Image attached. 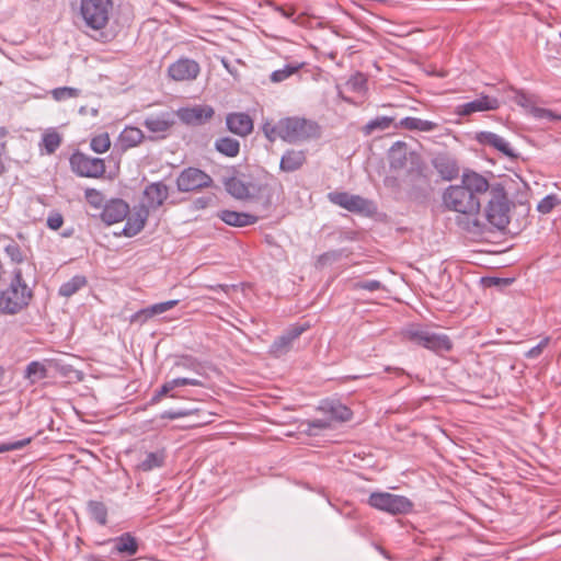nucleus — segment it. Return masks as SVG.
I'll return each instance as SVG.
<instances>
[{"instance_id": "obj_1", "label": "nucleus", "mask_w": 561, "mask_h": 561, "mask_svg": "<svg viewBox=\"0 0 561 561\" xmlns=\"http://www.w3.org/2000/svg\"><path fill=\"white\" fill-rule=\"evenodd\" d=\"M443 203L448 210L457 213L455 221L459 229L473 237L485 234L486 224L480 213V198L463 187L450 185L443 194Z\"/></svg>"}, {"instance_id": "obj_2", "label": "nucleus", "mask_w": 561, "mask_h": 561, "mask_svg": "<svg viewBox=\"0 0 561 561\" xmlns=\"http://www.w3.org/2000/svg\"><path fill=\"white\" fill-rule=\"evenodd\" d=\"M262 131L271 142L280 139L287 144L297 145L320 138L321 126L316 121L304 116H287L275 124L264 122Z\"/></svg>"}, {"instance_id": "obj_3", "label": "nucleus", "mask_w": 561, "mask_h": 561, "mask_svg": "<svg viewBox=\"0 0 561 561\" xmlns=\"http://www.w3.org/2000/svg\"><path fill=\"white\" fill-rule=\"evenodd\" d=\"M32 297L33 291L23 279L22 271L15 270L7 288L0 291V312L16 314L30 305Z\"/></svg>"}, {"instance_id": "obj_4", "label": "nucleus", "mask_w": 561, "mask_h": 561, "mask_svg": "<svg viewBox=\"0 0 561 561\" xmlns=\"http://www.w3.org/2000/svg\"><path fill=\"white\" fill-rule=\"evenodd\" d=\"M481 216L486 224L485 233L492 232L493 229L503 230L510 224V201L501 184L491 187L490 199Z\"/></svg>"}, {"instance_id": "obj_5", "label": "nucleus", "mask_w": 561, "mask_h": 561, "mask_svg": "<svg viewBox=\"0 0 561 561\" xmlns=\"http://www.w3.org/2000/svg\"><path fill=\"white\" fill-rule=\"evenodd\" d=\"M403 339L442 355L450 352L453 342L446 334L432 332L420 325H410L402 331Z\"/></svg>"}, {"instance_id": "obj_6", "label": "nucleus", "mask_w": 561, "mask_h": 561, "mask_svg": "<svg viewBox=\"0 0 561 561\" xmlns=\"http://www.w3.org/2000/svg\"><path fill=\"white\" fill-rule=\"evenodd\" d=\"M112 10V0H80L79 14L84 25L93 31L106 27Z\"/></svg>"}, {"instance_id": "obj_7", "label": "nucleus", "mask_w": 561, "mask_h": 561, "mask_svg": "<svg viewBox=\"0 0 561 561\" xmlns=\"http://www.w3.org/2000/svg\"><path fill=\"white\" fill-rule=\"evenodd\" d=\"M367 503L373 508L391 515L408 514L413 510V503L407 496L382 491L370 493Z\"/></svg>"}, {"instance_id": "obj_8", "label": "nucleus", "mask_w": 561, "mask_h": 561, "mask_svg": "<svg viewBox=\"0 0 561 561\" xmlns=\"http://www.w3.org/2000/svg\"><path fill=\"white\" fill-rule=\"evenodd\" d=\"M71 170L81 178L99 179L105 173V162L101 158L90 157L79 150L69 159Z\"/></svg>"}, {"instance_id": "obj_9", "label": "nucleus", "mask_w": 561, "mask_h": 561, "mask_svg": "<svg viewBox=\"0 0 561 561\" xmlns=\"http://www.w3.org/2000/svg\"><path fill=\"white\" fill-rule=\"evenodd\" d=\"M213 183L209 174L193 167L185 168L176 178V188L183 193L210 187Z\"/></svg>"}, {"instance_id": "obj_10", "label": "nucleus", "mask_w": 561, "mask_h": 561, "mask_svg": "<svg viewBox=\"0 0 561 561\" xmlns=\"http://www.w3.org/2000/svg\"><path fill=\"white\" fill-rule=\"evenodd\" d=\"M201 67L197 61L190 58H180L168 68V76L174 81H192L199 75Z\"/></svg>"}, {"instance_id": "obj_11", "label": "nucleus", "mask_w": 561, "mask_h": 561, "mask_svg": "<svg viewBox=\"0 0 561 561\" xmlns=\"http://www.w3.org/2000/svg\"><path fill=\"white\" fill-rule=\"evenodd\" d=\"M215 114L210 105H195L192 107H182L176 112L180 121L186 125L199 126L208 122Z\"/></svg>"}, {"instance_id": "obj_12", "label": "nucleus", "mask_w": 561, "mask_h": 561, "mask_svg": "<svg viewBox=\"0 0 561 561\" xmlns=\"http://www.w3.org/2000/svg\"><path fill=\"white\" fill-rule=\"evenodd\" d=\"M169 196V188L162 182H154L144 190V202L139 206L148 207V211L156 210L163 205Z\"/></svg>"}, {"instance_id": "obj_13", "label": "nucleus", "mask_w": 561, "mask_h": 561, "mask_svg": "<svg viewBox=\"0 0 561 561\" xmlns=\"http://www.w3.org/2000/svg\"><path fill=\"white\" fill-rule=\"evenodd\" d=\"M460 187H463L468 193H472L476 198L480 195L490 193L491 187L489 181L480 173L472 170H465L461 175Z\"/></svg>"}, {"instance_id": "obj_14", "label": "nucleus", "mask_w": 561, "mask_h": 561, "mask_svg": "<svg viewBox=\"0 0 561 561\" xmlns=\"http://www.w3.org/2000/svg\"><path fill=\"white\" fill-rule=\"evenodd\" d=\"M129 214V205L121 198H113L102 208L101 219L106 225L123 221Z\"/></svg>"}, {"instance_id": "obj_15", "label": "nucleus", "mask_w": 561, "mask_h": 561, "mask_svg": "<svg viewBox=\"0 0 561 561\" xmlns=\"http://www.w3.org/2000/svg\"><path fill=\"white\" fill-rule=\"evenodd\" d=\"M331 203L348 210V211H364L367 209L368 201L358 196L352 195L346 192H331L328 194Z\"/></svg>"}, {"instance_id": "obj_16", "label": "nucleus", "mask_w": 561, "mask_h": 561, "mask_svg": "<svg viewBox=\"0 0 561 561\" xmlns=\"http://www.w3.org/2000/svg\"><path fill=\"white\" fill-rule=\"evenodd\" d=\"M104 545L111 546V553H117L125 558L135 556L139 549L137 539L129 533L112 538L105 541Z\"/></svg>"}, {"instance_id": "obj_17", "label": "nucleus", "mask_w": 561, "mask_h": 561, "mask_svg": "<svg viewBox=\"0 0 561 561\" xmlns=\"http://www.w3.org/2000/svg\"><path fill=\"white\" fill-rule=\"evenodd\" d=\"M474 139L482 146H489L508 158H517L511 145L501 136L492 131H479Z\"/></svg>"}, {"instance_id": "obj_18", "label": "nucleus", "mask_w": 561, "mask_h": 561, "mask_svg": "<svg viewBox=\"0 0 561 561\" xmlns=\"http://www.w3.org/2000/svg\"><path fill=\"white\" fill-rule=\"evenodd\" d=\"M149 214L148 207L135 206L134 211L125 218L126 224L123 228V234L128 238L138 234L145 228Z\"/></svg>"}, {"instance_id": "obj_19", "label": "nucleus", "mask_w": 561, "mask_h": 561, "mask_svg": "<svg viewBox=\"0 0 561 561\" xmlns=\"http://www.w3.org/2000/svg\"><path fill=\"white\" fill-rule=\"evenodd\" d=\"M226 126L230 133L240 137H247L253 130V121L247 113H229L226 116Z\"/></svg>"}, {"instance_id": "obj_20", "label": "nucleus", "mask_w": 561, "mask_h": 561, "mask_svg": "<svg viewBox=\"0 0 561 561\" xmlns=\"http://www.w3.org/2000/svg\"><path fill=\"white\" fill-rule=\"evenodd\" d=\"M416 158V154L408 150L404 141H396L388 151V160L391 170L399 171L407 167L409 159Z\"/></svg>"}, {"instance_id": "obj_21", "label": "nucleus", "mask_w": 561, "mask_h": 561, "mask_svg": "<svg viewBox=\"0 0 561 561\" xmlns=\"http://www.w3.org/2000/svg\"><path fill=\"white\" fill-rule=\"evenodd\" d=\"M307 162V151L302 149H287L279 161V170L293 173L300 170Z\"/></svg>"}, {"instance_id": "obj_22", "label": "nucleus", "mask_w": 561, "mask_h": 561, "mask_svg": "<svg viewBox=\"0 0 561 561\" xmlns=\"http://www.w3.org/2000/svg\"><path fill=\"white\" fill-rule=\"evenodd\" d=\"M500 107V102L496 98L489 95H480L478 99L463 103L458 106L459 115H470L476 112L494 111Z\"/></svg>"}, {"instance_id": "obj_23", "label": "nucleus", "mask_w": 561, "mask_h": 561, "mask_svg": "<svg viewBox=\"0 0 561 561\" xmlns=\"http://www.w3.org/2000/svg\"><path fill=\"white\" fill-rule=\"evenodd\" d=\"M432 164L434 169L438 172L442 179L446 181H451L456 179L459 174V165L457 160L446 153L437 154L433 160Z\"/></svg>"}, {"instance_id": "obj_24", "label": "nucleus", "mask_w": 561, "mask_h": 561, "mask_svg": "<svg viewBox=\"0 0 561 561\" xmlns=\"http://www.w3.org/2000/svg\"><path fill=\"white\" fill-rule=\"evenodd\" d=\"M178 304H179V300L174 299V300H168V301L151 305L149 307L142 308V309L138 310L137 312H135L131 316L130 320H131V322L145 323L150 318L171 310Z\"/></svg>"}, {"instance_id": "obj_25", "label": "nucleus", "mask_w": 561, "mask_h": 561, "mask_svg": "<svg viewBox=\"0 0 561 561\" xmlns=\"http://www.w3.org/2000/svg\"><path fill=\"white\" fill-rule=\"evenodd\" d=\"M174 121L170 113H161L159 115H150L146 117L142 125L152 134L159 135L160 138L165 137V133L172 127Z\"/></svg>"}, {"instance_id": "obj_26", "label": "nucleus", "mask_w": 561, "mask_h": 561, "mask_svg": "<svg viewBox=\"0 0 561 561\" xmlns=\"http://www.w3.org/2000/svg\"><path fill=\"white\" fill-rule=\"evenodd\" d=\"M218 217L226 224L232 227H247L254 225L259 220V216L244 211H236L224 209L218 213Z\"/></svg>"}, {"instance_id": "obj_27", "label": "nucleus", "mask_w": 561, "mask_h": 561, "mask_svg": "<svg viewBox=\"0 0 561 561\" xmlns=\"http://www.w3.org/2000/svg\"><path fill=\"white\" fill-rule=\"evenodd\" d=\"M319 409L337 422L350 421L353 416L352 410L337 400H325L321 403Z\"/></svg>"}, {"instance_id": "obj_28", "label": "nucleus", "mask_w": 561, "mask_h": 561, "mask_svg": "<svg viewBox=\"0 0 561 561\" xmlns=\"http://www.w3.org/2000/svg\"><path fill=\"white\" fill-rule=\"evenodd\" d=\"M438 123L427 119H422L417 117H404L400 119L394 127L396 128H402L407 130H416V131H423V133H431L438 128Z\"/></svg>"}, {"instance_id": "obj_29", "label": "nucleus", "mask_w": 561, "mask_h": 561, "mask_svg": "<svg viewBox=\"0 0 561 561\" xmlns=\"http://www.w3.org/2000/svg\"><path fill=\"white\" fill-rule=\"evenodd\" d=\"M226 191L237 199H247L252 196L253 185L245 183L237 176L227 179L224 183Z\"/></svg>"}, {"instance_id": "obj_30", "label": "nucleus", "mask_w": 561, "mask_h": 561, "mask_svg": "<svg viewBox=\"0 0 561 561\" xmlns=\"http://www.w3.org/2000/svg\"><path fill=\"white\" fill-rule=\"evenodd\" d=\"M165 458L167 455L163 449L145 453L144 458L137 465V469L144 472H149L161 468L164 466Z\"/></svg>"}, {"instance_id": "obj_31", "label": "nucleus", "mask_w": 561, "mask_h": 561, "mask_svg": "<svg viewBox=\"0 0 561 561\" xmlns=\"http://www.w3.org/2000/svg\"><path fill=\"white\" fill-rule=\"evenodd\" d=\"M215 149L226 157H237L240 152V142L236 138L225 136L215 141Z\"/></svg>"}, {"instance_id": "obj_32", "label": "nucleus", "mask_w": 561, "mask_h": 561, "mask_svg": "<svg viewBox=\"0 0 561 561\" xmlns=\"http://www.w3.org/2000/svg\"><path fill=\"white\" fill-rule=\"evenodd\" d=\"M145 138L142 130L138 127L128 126L119 135V141L123 147L131 148L139 145Z\"/></svg>"}, {"instance_id": "obj_33", "label": "nucleus", "mask_w": 561, "mask_h": 561, "mask_svg": "<svg viewBox=\"0 0 561 561\" xmlns=\"http://www.w3.org/2000/svg\"><path fill=\"white\" fill-rule=\"evenodd\" d=\"M87 277L83 275H75L68 282L64 283L58 290V294L62 297H71L78 290L87 285Z\"/></svg>"}, {"instance_id": "obj_34", "label": "nucleus", "mask_w": 561, "mask_h": 561, "mask_svg": "<svg viewBox=\"0 0 561 561\" xmlns=\"http://www.w3.org/2000/svg\"><path fill=\"white\" fill-rule=\"evenodd\" d=\"M87 510L93 520L102 526L106 525L107 507L103 502L91 500L87 504Z\"/></svg>"}, {"instance_id": "obj_35", "label": "nucleus", "mask_w": 561, "mask_h": 561, "mask_svg": "<svg viewBox=\"0 0 561 561\" xmlns=\"http://www.w3.org/2000/svg\"><path fill=\"white\" fill-rule=\"evenodd\" d=\"M174 366L178 368H183L185 370L194 371L199 375L202 374L203 370L202 363L192 355L178 356Z\"/></svg>"}, {"instance_id": "obj_36", "label": "nucleus", "mask_w": 561, "mask_h": 561, "mask_svg": "<svg viewBox=\"0 0 561 561\" xmlns=\"http://www.w3.org/2000/svg\"><path fill=\"white\" fill-rule=\"evenodd\" d=\"M394 118L389 116H378L374 119H370L364 127L363 131L365 135H370L373 131L386 130L393 123Z\"/></svg>"}, {"instance_id": "obj_37", "label": "nucleus", "mask_w": 561, "mask_h": 561, "mask_svg": "<svg viewBox=\"0 0 561 561\" xmlns=\"http://www.w3.org/2000/svg\"><path fill=\"white\" fill-rule=\"evenodd\" d=\"M47 376V369L46 367L37 362L33 360L30 364H27L24 373V377L32 379V382L44 379Z\"/></svg>"}, {"instance_id": "obj_38", "label": "nucleus", "mask_w": 561, "mask_h": 561, "mask_svg": "<svg viewBox=\"0 0 561 561\" xmlns=\"http://www.w3.org/2000/svg\"><path fill=\"white\" fill-rule=\"evenodd\" d=\"M301 67H302V64L285 65L282 69L274 70L271 73L270 79L272 82H275V83L282 82V81L286 80L287 78H289L290 76H293L294 73H296Z\"/></svg>"}, {"instance_id": "obj_39", "label": "nucleus", "mask_w": 561, "mask_h": 561, "mask_svg": "<svg viewBox=\"0 0 561 561\" xmlns=\"http://www.w3.org/2000/svg\"><path fill=\"white\" fill-rule=\"evenodd\" d=\"M51 96L55 101L61 102L68 99L78 98L81 91L71 87H59L51 90Z\"/></svg>"}, {"instance_id": "obj_40", "label": "nucleus", "mask_w": 561, "mask_h": 561, "mask_svg": "<svg viewBox=\"0 0 561 561\" xmlns=\"http://www.w3.org/2000/svg\"><path fill=\"white\" fill-rule=\"evenodd\" d=\"M111 147V139L107 133L94 136L90 141V148L96 153H104Z\"/></svg>"}, {"instance_id": "obj_41", "label": "nucleus", "mask_w": 561, "mask_h": 561, "mask_svg": "<svg viewBox=\"0 0 561 561\" xmlns=\"http://www.w3.org/2000/svg\"><path fill=\"white\" fill-rule=\"evenodd\" d=\"M293 342L294 341H291V339L286 333H284L273 342L271 345V352L276 356L283 355L289 351Z\"/></svg>"}, {"instance_id": "obj_42", "label": "nucleus", "mask_w": 561, "mask_h": 561, "mask_svg": "<svg viewBox=\"0 0 561 561\" xmlns=\"http://www.w3.org/2000/svg\"><path fill=\"white\" fill-rule=\"evenodd\" d=\"M42 142L48 154L54 153L61 144V137L57 131H50L43 135Z\"/></svg>"}, {"instance_id": "obj_43", "label": "nucleus", "mask_w": 561, "mask_h": 561, "mask_svg": "<svg viewBox=\"0 0 561 561\" xmlns=\"http://www.w3.org/2000/svg\"><path fill=\"white\" fill-rule=\"evenodd\" d=\"M84 198L95 209H101L105 205L104 195L95 188H87L84 191Z\"/></svg>"}, {"instance_id": "obj_44", "label": "nucleus", "mask_w": 561, "mask_h": 561, "mask_svg": "<svg viewBox=\"0 0 561 561\" xmlns=\"http://www.w3.org/2000/svg\"><path fill=\"white\" fill-rule=\"evenodd\" d=\"M382 288V284L376 279L358 280L351 285L352 290L377 291Z\"/></svg>"}, {"instance_id": "obj_45", "label": "nucleus", "mask_w": 561, "mask_h": 561, "mask_svg": "<svg viewBox=\"0 0 561 561\" xmlns=\"http://www.w3.org/2000/svg\"><path fill=\"white\" fill-rule=\"evenodd\" d=\"M559 203L556 195H547L537 205V210L541 214H549Z\"/></svg>"}, {"instance_id": "obj_46", "label": "nucleus", "mask_w": 561, "mask_h": 561, "mask_svg": "<svg viewBox=\"0 0 561 561\" xmlns=\"http://www.w3.org/2000/svg\"><path fill=\"white\" fill-rule=\"evenodd\" d=\"M168 382H169V386H171L172 390H174L178 387H183V386H194V387H203L204 386L203 381L199 379L185 378V377L174 378L172 380H169Z\"/></svg>"}, {"instance_id": "obj_47", "label": "nucleus", "mask_w": 561, "mask_h": 561, "mask_svg": "<svg viewBox=\"0 0 561 561\" xmlns=\"http://www.w3.org/2000/svg\"><path fill=\"white\" fill-rule=\"evenodd\" d=\"M513 101L524 108H529L531 112L533 108L535 107L533 98L526 94L524 91H515Z\"/></svg>"}, {"instance_id": "obj_48", "label": "nucleus", "mask_w": 561, "mask_h": 561, "mask_svg": "<svg viewBox=\"0 0 561 561\" xmlns=\"http://www.w3.org/2000/svg\"><path fill=\"white\" fill-rule=\"evenodd\" d=\"M31 440H32V438L27 437V438L20 439V440L0 443V454L21 449V448L25 447L26 445H28L31 443Z\"/></svg>"}, {"instance_id": "obj_49", "label": "nucleus", "mask_w": 561, "mask_h": 561, "mask_svg": "<svg viewBox=\"0 0 561 561\" xmlns=\"http://www.w3.org/2000/svg\"><path fill=\"white\" fill-rule=\"evenodd\" d=\"M549 342V336L543 337L536 346L531 347L525 353V357L530 359L538 358L542 354L543 350L548 346Z\"/></svg>"}, {"instance_id": "obj_50", "label": "nucleus", "mask_w": 561, "mask_h": 561, "mask_svg": "<svg viewBox=\"0 0 561 561\" xmlns=\"http://www.w3.org/2000/svg\"><path fill=\"white\" fill-rule=\"evenodd\" d=\"M533 115L536 118L552 121H561V115L553 113L551 110L542 107H534Z\"/></svg>"}, {"instance_id": "obj_51", "label": "nucleus", "mask_w": 561, "mask_h": 561, "mask_svg": "<svg viewBox=\"0 0 561 561\" xmlns=\"http://www.w3.org/2000/svg\"><path fill=\"white\" fill-rule=\"evenodd\" d=\"M64 225V217L58 211H53L47 217V227L51 230H58Z\"/></svg>"}, {"instance_id": "obj_52", "label": "nucleus", "mask_w": 561, "mask_h": 561, "mask_svg": "<svg viewBox=\"0 0 561 561\" xmlns=\"http://www.w3.org/2000/svg\"><path fill=\"white\" fill-rule=\"evenodd\" d=\"M341 254L337 251H329L318 256L317 265L325 266L328 263L336 261Z\"/></svg>"}, {"instance_id": "obj_53", "label": "nucleus", "mask_w": 561, "mask_h": 561, "mask_svg": "<svg viewBox=\"0 0 561 561\" xmlns=\"http://www.w3.org/2000/svg\"><path fill=\"white\" fill-rule=\"evenodd\" d=\"M309 328L308 324L301 325V324H293L288 328V330L285 332L291 341H295L298 339L307 329Z\"/></svg>"}, {"instance_id": "obj_54", "label": "nucleus", "mask_w": 561, "mask_h": 561, "mask_svg": "<svg viewBox=\"0 0 561 561\" xmlns=\"http://www.w3.org/2000/svg\"><path fill=\"white\" fill-rule=\"evenodd\" d=\"M172 391L171 386H169V382L165 381L159 390L156 391L153 397L151 398V403H158L162 399V397L169 394Z\"/></svg>"}, {"instance_id": "obj_55", "label": "nucleus", "mask_w": 561, "mask_h": 561, "mask_svg": "<svg viewBox=\"0 0 561 561\" xmlns=\"http://www.w3.org/2000/svg\"><path fill=\"white\" fill-rule=\"evenodd\" d=\"M188 415V412L185 410H168L160 414L161 419L168 420H176Z\"/></svg>"}, {"instance_id": "obj_56", "label": "nucleus", "mask_w": 561, "mask_h": 561, "mask_svg": "<svg viewBox=\"0 0 561 561\" xmlns=\"http://www.w3.org/2000/svg\"><path fill=\"white\" fill-rule=\"evenodd\" d=\"M348 83L355 91H362L366 88V79L362 73L354 76Z\"/></svg>"}, {"instance_id": "obj_57", "label": "nucleus", "mask_w": 561, "mask_h": 561, "mask_svg": "<svg viewBox=\"0 0 561 561\" xmlns=\"http://www.w3.org/2000/svg\"><path fill=\"white\" fill-rule=\"evenodd\" d=\"M5 251L11 256L12 260H14L16 262L22 261V254H21V251H20V248L18 244L8 245Z\"/></svg>"}, {"instance_id": "obj_58", "label": "nucleus", "mask_w": 561, "mask_h": 561, "mask_svg": "<svg viewBox=\"0 0 561 561\" xmlns=\"http://www.w3.org/2000/svg\"><path fill=\"white\" fill-rule=\"evenodd\" d=\"M205 288L214 291H222L229 294L231 289H234V285L217 284V285H205Z\"/></svg>"}, {"instance_id": "obj_59", "label": "nucleus", "mask_w": 561, "mask_h": 561, "mask_svg": "<svg viewBox=\"0 0 561 561\" xmlns=\"http://www.w3.org/2000/svg\"><path fill=\"white\" fill-rule=\"evenodd\" d=\"M211 202V197H198L193 202L195 209H204L206 208L209 203Z\"/></svg>"}, {"instance_id": "obj_60", "label": "nucleus", "mask_w": 561, "mask_h": 561, "mask_svg": "<svg viewBox=\"0 0 561 561\" xmlns=\"http://www.w3.org/2000/svg\"><path fill=\"white\" fill-rule=\"evenodd\" d=\"M310 427L318 428V430H325L330 427L329 422L324 420H313L310 422Z\"/></svg>"}, {"instance_id": "obj_61", "label": "nucleus", "mask_w": 561, "mask_h": 561, "mask_svg": "<svg viewBox=\"0 0 561 561\" xmlns=\"http://www.w3.org/2000/svg\"><path fill=\"white\" fill-rule=\"evenodd\" d=\"M276 10L286 19H293V16L295 14L294 10L288 11L280 7H278Z\"/></svg>"}, {"instance_id": "obj_62", "label": "nucleus", "mask_w": 561, "mask_h": 561, "mask_svg": "<svg viewBox=\"0 0 561 561\" xmlns=\"http://www.w3.org/2000/svg\"><path fill=\"white\" fill-rule=\"evenodd\" d=\"M88 561H104L100 554H89L85 557Z\"/></svg>"}, {"instance_id": "obj_63", "label": "nucleus", "mask_w": 561, "mask_h": 561, "mask_svg": "<svg viewBox=\"0 0 561 561\" xmlns=\"http://www.w3.org/2000/svg\"><path fill=\"white\" fill-rule=\"evenodd\" d=\"M396 183H397V179H394V178H386V180H385V184L387 186H394Z\"/></svg>"}, {"instance_id": "obj_64", "label": "nucleus", "mask_w": 561, "mask_h": 561, "mask_svg": "<svg viewBox=\"0 0 561 561\" xmlns=\"http://www.w3.org/2000/svg\"><path fill=\"white\" fill-rule=\"evenodd\" d=\"M4 375H5V369L3 366L0 365V387L3 383Z\"/></svg>"}]
</instances>
